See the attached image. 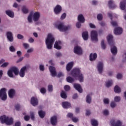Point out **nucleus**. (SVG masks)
Listing matches in <instances>:
<instances>
[{"instance_id": "24", "label": "nucleus", "mask_w": 126, "mask_h": 126, "mask_svg": "<svg viewBox=\"0 0 126 126\" xmlns=\"http://www.w3.org/2000/svg\"><path fill=\"white\" fill-rule=\"evenodd\" d=\"M111 52L114 56H116L118 53V49L116 46H113L111 48Z\"/></svg>"}, {"instance_id": "51", "label": "nucleus", "mask_w": 126, "mask_h": 126, "mask_svg": "<svg viewBox=\"0 0 126 126\" xmlns=\"http://www.w3.org/2000/svg\"><path fill=\"white\" fill-rule=\"evenodd\" d=\"M72 121L73 123H77L79 121L78 119L76 117H73L72 118Z\"/></svg>"}, {"instance_id": "8", "label": "nucleus", "mask_w": 126, "mask_h": 126, "mask_svg": "<svg viewBox=\"0 0 126 126\" xmlns=\"http://www.w3.org/2000/svg\"><path fill=\"white\" fill-rule=\"evenodd\" d=\"M91 39L93 41H98V33L95 31H92L91 33Z\"/></svg>"}, {"instance_id": "40", "label": "nucleus", "mask_w": 126, "mask_h": 126, "mask_svg": "<svg viewBox=\"0 0 126 126\" xmlns=\"http://www.w3.org/2000/svg\"><path fill=\"white\" fill-rule=\"evenodd\" d=\"M103 103L104 104H105V105H109V103H110V99L108 98H104Z\"/></svg>"}, {"instance_id": "12", "label": "nucleus", "mask_w": 126, "mask_h": 126, "mask_svg": "<svg viewBox=\"0 0 126 126\" xmlns=\"http://www.w3.org/2000/svg\"><path fill=\"white\" fill-rule=\"evenodd\" d=\"M111 124L112 126H122V125H123V122L120 120H113L111 121Z\"/></svg>"}, {"instance_id": "19", "label": "nucleus", "mask_w": 126, "mask_h": 126, "mask_svg": "<svg viewBox=\"0 0 126 126\" xmlns=\"http://www.w3.org/2000/svg\"><path fill=\"white\" fill-rule=\"evenodd\" d=\"M74 88L76 90H77L79 93H82V88H81V86L78 84H74Z\"/></svg>"}, {"instance_id": "63", "label": "nucleus", "mask_w": 126, "mask_h": 126, "mask_svg": "<svg viewBox=\"0 0 126 126\" xmlns=\"http://www.w3.org/2000/svg\"><path fill=\"white\" fill-rule=\"evenodd\" d=\"M73 116V115L72 114V113H68L67 115V118H72V117Z\"/></svg>"}, {"instance_id": "55", "label": "nucleus", "mask_w": 126, "mask_h": 126, "mask_svg": "<svg viewBox=\"0 0 126 126\" xmlns=\"http://www.w3.org/2000/svg\"><path fill=\"white\" fill-rule=\"evenodd\" d=\"M9 50L10 52H15V48L13 46H11L9 47Z\"/></svg>"}, {"instance_id": "35", "label": "nucleus", "mask_w": 126, "mask_h": 126, "mask_svg": "<svg viewBox=\"0 0 126 126\" xmlns=\"http://www.w3.org/2000/svg\"><path fill=\"white\" fill-rule=\"evenodd\" d=\"M61 96L63 99H66L67 97V95H66V94L63 91H62L61 94Z\"/></svg>"}, {"instance_id": "16", "label": "nucleus", "mask_w": 126, "mask_h": 126, "mask_svg": "<svg viewBox=\"0 0 126 126\" xmlns=\"http://www.w3.org/2000/svg\"><path fill=\"white\" fill-rule=\"evenodd\" d=\"M104 66V64L102 62H99L97 64V70L99 73H102L103 72V67Z\"/></svg>"}, {"instance_id": "57", "label": "nucleus", "mask_w": 126, "mask_h": 126, "mask_svg": "<svg viewBox=\"0 0 126 126\" xmlns=\"http://www.w3.org/2000/svg\"><path fill=\"white\" fill-rule=\"evenodd\" d=\"M23 46L24 47L25 49H28V48L30 47V45L27 43H23Z\"/></svg>"}, {"instance_id": "38", "label": "nucleus", "mask_w": 126, "mask_h": 126, "mask_svg": "<svg viewBox=\"0 0 126 126\" xmlns=\"http://www.w3.org/2000/svg\"><path fill=\"white\" fill-rule=\"evenodd\" d=\"M91 123H92V125L93 126H98V122H97V121L93 119L91 121Z\"/></svg>"}, {"instance_id": "64", "label": "nucleus", "mask_w": 126, "mask_h": 126, "mask_svg": "<svg viewBox=\"0 0 126 126\" xmlns=\"http://www.w3.org/2000/svg\"><path fill=\"white\" fill-rule=\"evenodd\" d=\"M21 126V124L20 123V122H17L15 123L14 126Z\"/></svg>"}, {"instance_id": "31", "label": "nucleus", "mask_w": 126, "mask_h": 126, "mask_svg": "<svg viewBox=\"0 0 126 126\" xmlns=\"http://www.w3.org/2000/svg\"><path fill=\"white\" fill-rule=\"evenodd\" d=\"M91 95H92V94H88L87 95L86 102L88 104H90V103H91Z\"/></svg>"}, {"instance_id": "62", "label": "nucleus", "mask_w": 126, "mask_h": 126, "mask_svg": "<svg viewBox=\"0 0 126 126\" xmlns=\"http://www.w3.org/2000/svg\"><path fill=\"white\" fill-rule=\"evenodd\" d=\"M30 119V117H29V116H25L24 117L25 121H29Z\"/></svg>"}, {"instance_id": "54", "label": "nucleus", "mask_w": 126, "mask_h": 126, "mask_svg": "<svg viewBox=\"0 0 126 126\" xmlns=\"http://www.w3.org/2000/svg\"><path fill=\"white\" fill-rule=\"evenodd\" d=\"M117 79H122L123 78V75L122 74H118L117 75Z\"/></svg>"}, {"instance_id": "39", "label": "nucleus", "mask_w": 126, "mask_h": 126, "mask_svg": "<svg viewBox=\"0 0 126 126\" xmlns=\"http://www.w3.org/2000/svg\"><path fill=\"white\" fill-rule=\"evenodd\" d=\"M22 11H23V13H25V14H27V13H28V12H29L28 9H27V8H26V7H25V6L23 7Z\"/></svg>"}, {"instance_id": "46", "label": "nucleus", "mask_w": 126, "mask_h": 126, "mask_svg": "<svg viewBox=\"0 0 126 126\" xmlns=\"http://www.w3.org/2000/svg\"><path fill=\"white\" fill-rule=\"evenodd\" d=\"M9 64V63H4L2 65H0L1 67H6L7 65Z\"/></svg>"}, {"instance_id": "11", "label": "nucleus", "mask_w": 126, "mask_h": 126, "mask_svg": "<svg viewBox=\"0 0 126 126\" xmlns=\"http://www.w3.org/2000/svg\"><path fill=\"white\" fill-rule=\"evenodd\" d=\"M74 53L77 55H81L82 54V49L80 46H77L74 48Z\"/></svg>"}, {"instance_id": "58", "label": "nucleus", "mask_w": 126, "mask_h": 126, "mask_svg": "<svg viewBox=\"0 0 126 126\" xmlns=\"http://www.w3.org/2000/svg\"><path fill=\"white\" fill-rule=\"evenodd\" d=\"M65 17H66V14H65V13H64L62 15L61 19H64V18H65Z\"/></svg>"}, {"instance_id": "59", "label": "nucleus", "mask_w": 126, "mask_h": 126, "mask_svg": "<svg viewBox=\"0 0 126 126\" xmlns=\"http://www.w3.org/2000/svg\"><path fill=\"white\" fill-rule=\"evenodd\" d=\"M103 114L105 116H107V115H109V111L108 110H104L103 111Z\"/></svg>"}, {"instance_id": "56", "label": "nucleus", "mask_w": 126, "mask_h": 126, "mask_svg": "<svg viewBox=\"0 0 126 126\" xmlns=\"http://www.w3.org/2000/svg\"><path fill=\"white\" fill-rule=\"evenodd\" d=\"M76 26L77 28H80L81 27V22H77L76 24Z\"/></svg>"}, {"instance_id": "21", "label": "nucleus", "mask_w": 126, "mask_h": 126, "mask_svg": "<svg viewBox=\"0 0 126 126\" xmlns=\"http://www.w3.org/2000/svg\"><path fill=\"white\" fill-rule=\"evenodd\" d=\"M61 45H62V42L56 41L54 44V47L55 49H57V50H61L62 49V46H61Z\"/></svg>"}, {"instance_id": "30", "label": "nucleus", "mask_w": 126, "mask_h": 126, "mask_svg": "<svg viewBox=\"0 0 126 126\" xmlns=\"http://www.w3.org/2000/svg\"><path fill=\"white\" fill-rule=\"evenodd\" d=\"M82 37L85 41L88 40V32H84L82 33Z\"/></svg>"}, {"instance_id": "52", "label": "nucleus", "mask_w": 126, "mask_h": 126, "mask_svg": "<svg viewBox=\"0 0 126 126\" xmlns=\"http://www.w3.org/2000/svg\"><path fill=\"white\" fill-rule=\"evenodd\" d=\"M33 52H34V48H32L28 49L27 51V53H33Z\"/></svg>"}, {"instance_id": "26", "label": "nucleus", "mask_w": 126, "mask_h": 126, "mask_svg": "<svg viewBox=\"0 0 126 126\" xmlns=\"http://www.w3.org/2000/svg\"><path fill=\"white\" fill-rule=\"evenodd\" d=\"M72 66H73V62H70L68 63L66 67V70L67 71H69V70L72 68Z\"/></svg>"}, {"instance_id": "42", "label": "nucleus", "mask_w": 126, "mask_h": 126, "mask_svg": "<svg viewBox=\"0 0 126 126\" xmlns=\"http://www.w3.org/2000/svg\"><path fill=\"white\" fill-rule=\"evenodd\" d=\"M115 102H120L121 101V97L119 96H116L114 97Z\"/></svg>"}, {"instance_id": "33", "label": "nucleus", "mask_w": 126, "mask_h": 126, "mask_svg": "<svg viewBox=\"0 0 126 126\" xmlns=\"http://www.w3.org/2000/svg\"><path fill=\"white\" fill-rule=\"evenodd\" d=\"M114 91L115 93H120L121 91V88L119 86H116L114 88Z\"/></svg>"}, {"instance_id": "1", "label": "nucleus", "mask_w": 126, "mask_h": 126, "mask_svg": "<svg viewBox=\"0 0 126 126\" xmlns=\"http://www.w3.org/2000/svg\"><path fill=\"white\" fill-rule=\"evenodd\" d=\"M40 17H41V14L40 13V12H31L30 13L28 17V21H29V23H32V20L34 22H37V21H39Z\"/></svg>"}, {"instance_id": "14", "label": "nucleus", "mask_w": 126, "mask_h": 126, "mask_svg": "<svg viewBox=\"0 0 126 126\" xmlns=\"http://www.w3.org/2000/svg\"><path fill=\"white\" fill-rule=\"evenodd\" d=\"M31 103L34 107L37 106L38 103V99L35 97H32L31 99Z\"/></svg>"}, {"instance_id": "6", "label": "nucleus", "mask_w": 126, "mask_h": 126, "mask_svg": "<svg viewBox=\"0 0 126 126\" xmlns=\"http://www.w3.org/2000/svg\"><path fill=\"white\" fill-rule=\"evenodd\" d=\"M56 28H57L61 32H65L70 29L69 26H65L63 23H59L55 25Z\"/></svg>"}, {"instance_id": "3", "label": "nucleus", "mask_w": 126, "mask_h": 126, "mask_svg": "<svg viewBox=\"0 0 126 126\" xmlns=\"http://www.w3.org/2000/svg\"><path fill=\"white\" fill-rule=\"evenodd\" d=\"M54 42H55V37H54V36H53V34H52V33H48L45 39V44L48 50L52 49V48H53V45H54Z\"/></svg>"}, {"instance_id": "29", "label": "nucleus", "mask_w": 126, "mask_h": 126, "mask_svg": "<svg viewBox=\"0 0 126 126\" xmlns=\"http://www.w3.org/2000/svg\"><path fill=\"white\" fill-rule=\"evenodd\" d=\"M62 106L64 109L70 108V103L67 102H63L62 103Z\"/></svg>"}, {"instance_id": "43", "label": "nucleus", "mask_w": 126, "mask_h": 126, "mask_svg": "<svg viewBox=\"0 0 126 126\" xmlns=\"http://www.w3.org/2000/svg\"><path fill=\"white\" fill-rule=\"evenodd\" d=\"M64 89L65 91H69L70 90V87L68 85H66L64 87Z\"/></svg>"}, {"instance_id": "22", "label": "nucleus", "mask_w": 126, "mask_h": 126, "mask_svg": "<svg viewBox=\"0 0 126 126\" xmlns=\"http://www.w3.org/2000/svg\"><path fill=\"white\" fill-rule=\"evenodd\" d=\"M78 20L79 22H80L81 23H84V22H85V18H84V16H83V15H79L78 16Z\"/></svg>"}, {"instance_id": "34", "label": "nucleus", "mask_w": 126, "mask_h": 126, "mask_svg": "<svg viewBox=\"0 0 126 126\" xmlns=\"http://www.w3.org/2000/svg\"><path fill=\"white\" fill-rule=\"evenodd\" d=\"M38 115L41 119H43V118L45 117V112L43 111H40L38 112Z\"/></svg>"}, {"instance_id": "15", "label": "nucleus", "mask_w": 126, "mask_h": 126, "mask_svg": "<svg viewBox=\"0 0 126 126\" xmlns=\"http://www.w3.org/2000/svg\"><path fill=\"white\" fill-rule=\"evenodd\" d=\"M55 14H60L62 11V6L60 5H57L54 9Z\"/></svg>"}, {"instance_id": "60", "label": "nucleus", "mask_w": 126, "mask_h": 126, "mask_svg": "<svg viewBox=\"0 0 126 126\" xmlns=\"http://www.w3.org/2000/svg\"><path fill=\"white\" fill-rule=\"evenodd\" d=\"M31 118L32 120H34V119L35 118V117L34 116V113L33 112L31 113Z\"/></svg>"}, {"instance_id": "44", "label": "nucleus", "mask_w": 126, "mask_h": 126, "mask_svg": "<svg viewBox=\"0 0 126 126\" xmlns=\"http://www.w3.org/2000/svg\"><path fill=\"white\" fill-rule=\"evenodd\" d=\"M40 92L42 93V94H45V93H46V92H47V91L46 90L45 88H42L40 89Z\"/></svg>"}, {"instance_id": "13", "label": "nucleus", "mask_w": 126, "mask_h": 126, "mask_svg": "<svg viewBox=\"0 0 126 126\" xmlns=\"http://www.w3.org/2000/svg\"><path fill=\"white\" fill-rule=\"evenodd\" d=\"M107 41L110 46H114L115 45V42H114V40H113V35L111 34L108 35L107 37Z\"/></svg>"}, {"instance_id": "4", "label": "nucleus", "mask_w": 126, "mask_h": 126, "mask_svg": "<svg viewBox=\"0 0 126 126\" xmlns=\"http://www.w3.org/2000/svg\"><path fill=\"white\" fill-rule=\"evenodd\" d=\"M71 74L75 78L78 77V79L80 81V82H83V75L82 74V73H81V71H80L79 68H74L71 71Z\"/></svg>"}, {"instance_id": "61", "label": "nucleus", "mask_w": 126, "mask_h": 126, "mask_svg": "<svg viewBox=\"0 0 126 126\" xmlns=\"http://www.w3.org/2000/svg\"><path fill=\"white\" fill-rule=\"evenodd\" d=\"M56 57H57V58H60V57H62V53H61L60 52H57L56 54Z\"/></svg>"}, {"instance_id": "47", "label": "nucleus", "mask_w": 126, "mask_h": 126, "mask_svg": "<svg viewBox=\"0 0 126 126\" xmlns=\"http://www.w3.org/2000/svg\"><path fill=\"white\" fill-rule=\"evenodd\" d=\"M17 37L19 40H21L22 39H23V38H24V36L20 34H18L17 35Z\"/></svg>"}, {"instance_id": "53", "label": "nucleus", "mask_w": 126, "mask_h": 126, "mask_svg": "<svg viewBox=\"0 0 126 126\" xmlns=\"http://www.w3.org/2000/svg\"><path fill=\"white\" fill-rule=\"evenodd\" d=\"M111 23V25H112V26H114V27H116V26H118V23L116 22L112 21Z\"/></svg>"}, {"instance_id": "36", "label": "nucleus", "mask_w": 126, "mask_h": 126, "mask_svg": "<svg viewBox=\"0 0 126 126\" xmlns=\"http://www.w3.org/2000/svg\"><path fill=\"white\" fill-rule=\"evenodd\" d=\"M67 82H69V83H72V82H74V79L72 78L71 77H68L66 78Z\"/></svg>"}, {"instance_id": "32", "label": "nucleus", "mask_w": 126, "mask_h": 126, "mask_svg": "<svg viewBox=\"0 0 126 126\" xmlns=\"http://www.w3.org/2000/svg\"><path fill=\"white\" fill-rule=\"evenodd\" d=\"M13 71L10 68L7 72V75L9 77H11L12 78H13L14 77V76H13Z\"/></svg>"}, {"instance_id": "49", "label": "nucleus", "mask_w": 126, "mask_h": 126, "mask_svg": "<svg viewBox=\"0 0 126 126\" xmlns=\"http://www.w3.org/2000/svg\"><path fill=\"white\" fill-rule=\"evenodd\" d=\"M48 90L49 92H52L53 91V85H49L48 86Z\"/></svg>"}, {"instance_id": "27", "label": "nucleus", "mask_w": 126, "mask_h": 126, "mask_svg": "<svg viewBox=\"0 0 126 126\" xmlns=\"http://www.w3.org/2000/svg\"><path fill=\"white\" fill-rule=\"evenodd\" d=\"M126 0H123V1L120 2V8L122 10H124L126 8Z\"/></svg>"}, {"instance_id": "7", "label": "nucleus", "mask_w": 126, "mask_h": 126, "mask_svg": "<svg viewBox=\"0 0 126 126\" xmlns=\"http://www.w3.org/2000/svg\"><path fill=\"white\" fill-rule=\"evenodd\" d=\"M0 98L2 101H5L7 98V95H6V89L5 88H2L0 91Z\"/></svg>"}, {"instance_id": "23", "label": "nucleus", "mask_w": 126, "mask_h": 126, "mask_svg": "<svg viewBox=\"0 0 126 126\" xmlns=\"http://www.w3.org/2000/svg\"><path fill=\"white\" fill-rule=\"evenodd\" d=\"M108 5L110 8H115L116 7V4H115V2L112 0H110L108 2Z\"/></svg>"}, {"instance_id": "48", "label": "nucleus", "mask_w": 126, "mask_h": 126, "mask_svg": "<svg viewBox=\"0 0 126 126\" xmlns=\"http://www.w3.org/2000/svg\"><path fill=\"white\" fill-rule=\"evenodd\" d=\"M101 47L103 49V50H105L106 49V45H105V43L104 42V40L101 41Z\"/></svg>"}, {"instance_id": "45", "label": "nucleus", "mask_w": 126, "mask_h": 126, "mask_svg": "<svg viewBox=\"0 0 126 126\" xmlns=\"http://www.w3.org/2000/svg\"><path fill=\"white\" fill-rule=\"evenodd\" d=\"M39 69L41 71H44V70H45V67H44V65L40 64Z\"/></svg>"}, {"instance_id": "50", "label": "nucleus", "mask_w": 126, "mask_h": 126, "mask_svg": "<svg viewBox=\"0 0 126 126\" xmlns=\"http://www.w3.org/2000/svg\"><path fill=\"white\" fill-rule=\"evenodd\" d=\"M97 19L98 20H102V19H103V16L102 15V14H99L97 15Z\"/></svg>"}, {"instance_id": "28", "label": "nucleus", "mask_w": 126, "mask_h": 126, "mask_svg": "<svg viewBox=\"0 0 126 126\" xmlns=\"http://www.w3.org/2000/svg\"><path fill=\"white\" fill-rule=\"evenodd\" d=\"M6 14L9 17H11V18H13L14 17V13L13 12L10 11V10H7L5 11Z\"/></svg>"}, {"instance_id": "20", "label": "nucleus", "mask_w": 126, "mask_h": 126, "mask_svg": "<svg viewBox=\"0 0 126 126\" xmlns=\"http://www.w3.org/2000/svg\"><path fill=\"white\" fill-rule=\"evenodd\" d=\"M8 95L9 98H13L15 96V90L12 89H10L8 92Z\"/></svg>"}, {"instance_id": "10", "label": "nucleus", "mask_w": 126, "mask_h": 126, "mask_svg": "<svg viewBox=\"0 0 126 126\" xmlns=\"http://www.w3.org/2000/svg\"><path fill=\"white\" fill-rule=\"evenodd\" d=\"M49 70L51 73V76L53 77H55L57 75V71L56 70V68L54 66H50Z\"/></svg>"}, {"instance_id": "2", "label": "nucleus", "mask_w": 126, "mask_h": 126, "mask_svg": "<svg viewBox=\"0 0 126 126\" xmlns=\"http://www.w3.org/2000/svg\"><path fill=\"white\" fill-rule=\"evenodd\" d=\"M27 68H28L27 66H24L21 68L20 72L18 70V68L16 67H12L11 68V69L12 71L14 72L15 75H18V74H19L21 77H24V76H25V72L27 71Z\"/></svg>"}, {"instance_id": "18", "label": "nucleus", "mask_w": 126, "mask_h": 126, "mask_svg": "<svg viewBox=\"0 0 126 126\" xmlns=\"http://www.w3.org/2000/svg\"><path fill=\"white\" fill-rule=\"evenodd\" d=\"M51 123L52 126H56L58 123V119L57 116H53L51 118Z\"/></svg>"}, {"instance_id": "25", "label": "nucleus", "mask_w": 126, "mask_h": 126, "mask_svg": "<svg viewBox=\"0 0 126 126\" xmlns=\"http://www.w3.org/2000/svg\"><path fill=\"white\" fill-rule=\"evenodd\" d=\"M97 59V54L94 53V54H91L90 55V60L91 61H95Z\"/></svg>"}, {"instance_id": "5", "label": "nucleus", "mask_w": 126, "mask_h": 126, "mask_svg": "<svg viewBox=\"0 0 126 126\" xmlns=\"http://www.w3.org/2000/svg\"><path fill=\"white\" fill-rule=\"evenodd\" d=\"M0 121L1 124H6L7 126H10L13 124V119L12 118H9L8 117L3 115L0 117Z\"/></svg>"}, {"instance_id": "37", "label": "nucleus", "mask_w": 126, "mask_h": 126, "mask_svg": "<svg viewBox=\"0 0 126 126\" xmlns=\"http://www.w3.org/2000/svg\"><path fill=\"white\" fill-rule=\"evenodd\" d=\"M111 85H113V81L109 80L106 83V86L107 88L110 87Z\"/></svg>"}, {"instance_id": "41", "label": "nucleus", "mask_w": 126, "mask_h": 126, "mask_svg": "<svg viewBox=\"0 0 126 126\" xmlns=\"http://www.w3.org/2000/svg\"><path fill=\"white\" fill-rule=\"evenodd\" d=\"M110 107L114 109V108H116L117 107V103L115 102V101H112L110 103Z\"/></svg>"}, {"instance_id": "17", "label": "nucleus", "mask_w": 126, "mask_h": 126, "mask_svg": "<svg viewBox=\"0 0 126 126\" xmlns=\"http://www.w3.org/2000/svg\"><path fill=\"white\" fill-rule=\"evenodd\" d=\"M123 33V29L121 27H117L114 29L115 35H121Z\"/></svg>"}, {"instance_id": "9", "label": "nucleus", "mask_w": 126, "mask_h": 126, "mask_svg": "<svg viewBox=\"0 0 126 126\" xmlns=\"http://www.w3.org/2000/svg\"><path fill=\"white\" fill-rule=\"evenodd\" d=\"M6 36L9 42H13V34H12L11 32H6Z\"/></svg>"}]
</instances>
